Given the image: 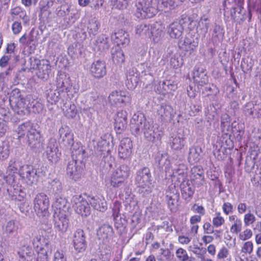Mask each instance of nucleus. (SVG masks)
Instances as JSON below:
<instances>
[{
  "instance_id": "obj_1",
  "label": "nucleus",
  "mask_w": 261,
  "mask_h": 261,
  "mask_svg": "<svg viewBox=\"0 0 261 261\" xmlns=\"http://www.w3.org/2000/svg\"><path fill=\"white\" fill-rule=\"evenodd\" d=\"M135 184L139 187V192L145 196L149 194L152 190L150 169L143 167L137 171L135 178Z\"/></svg>"
},
{
  "instance_id": "obj_2",
  "label": "nucleus",
  "mask_w": 261,
  "mask_h": 261,
  "mask_svg": "<svg viewBox=\"0 0 261 261\" xmlns=\"http://www.w3.org/2000/svg\"><path fill=\"white\" fill-rule=\"evenodd\" d=\"M129 174V167L125 164L121 165L111 174V186L114 188L121 187L128 178Z\"/></svg>"
},
{
  "instance_id": "obj_3",
  "label": "nucleus",
  "mask_w": 261,
  "mask_h": 261,
  "mask_svg": "<svg viewBox=\"0 0 261 261\" xmlns=\"http://www.w3.org/2000/svg\"><path fill=\"white\" fill-rule=\"evenodd\" d=\"M153 0H139L136 4V16L138 18H148L153 17L157 12L152 6Z\"/></svg>"
},
{
  "instance_id": "obj_4",
  "label": "nucleus",
  "mask_w": 261,
  "mask_h": 261,
  "mask_svg": "<svg viewBox=\"0 0 261 261\" xmlns=\"http://www.w3.org/2000/svg\"><path fill=\"white\" fill-rule=\"evenodd\" d=\"M34 208L39 217H46L48 215L49 199L44 193L37 194L33 201Z\"/></svg>"
},
{
  "instance_id": "obj_5",
  "label": "nucleus",
  "mask_w": 261,
  "mask_h": 261,
  "mask_svg": "<svg viewBox=\"0 0 261 261\" xmlns=\"http://www.w3.org/2000/svg\"><path fill=\"white\" fill-rule=\"evenodd\" d=\"M10 106L18 114H23L27 109L25 99L20 94L18 89L15 88L12 91L9 97Z\"/></svg>"
},
{
  "instance_id": "obj_6",
  "label": "nucleus",
  "mask_w": 261,
  "mask_h": 261,
  "mask_svg": "<svg viewBox=\"0 0 261 261\" xmlns=\"http://www.w3.org/2000/svg\"><path fill=\"white\" fill-rule=\"evenodd\" d=\"M31 65L37 70L36 73L38 78L46 80L49 77L51 66L48 61L35 59L31 61Z\"/></svg>"
},
{
  "instance_id": "obj_7",
  "label": "nucleus",
  "mask_w": 261,
  "mask_h": 261,
  "mask_svg": "<svg viewBox=\"0 0 261 261\" xmlns=\"http://www.w3.org/2000/svg\"><path fill=\"white\" fill-rule=\"evenodd\" d=\"M20 176L24 179L29 185L36 184L39 175L37 169L31 165H24L21 166L19 170Z\"/></svg>"
},
{
  "instance_id": "obj_8",
  "label": "nucleus",
  "mask_w": 261,
  "mask_h": 261,
  "mask_svg": "<svg viewBox=\"0 0 261 261\" xmlns=\"http://www.w3.org/2000/svg\"><path fill=\"white\" fill-rule=\"evenodd\" d=\"M179 194L175 185L169 186L166 192V201L168 206L172 212H175L178 205Z\"/></svg>"
},
{
  "instance_id": "obj_9",
  "label": "nucleus",
  "mask_w": 261,
  "mask_h": 261,
  "mask_svg": "<svg viewBox=\"0 0 261 261\" xmlns=\"http://www.w3.org/2000/svg\"><path fill=\"white\" fill-rule=\"evenodd\" d=\"M71 202L76 212L82 216H87L90 213L89 201L84 200L81 195L73 196Z\"/></svg>"
},
{
  "instance_id": "obj_10",
  "label": "nucleus",
  "mask_w": 261,
  "mask_h": 261,
  "mask_svg": "<svg viewBox=\"0 0 261 261\" xmlns=\"http://www.w3.org/2000/svg\"><path fill=\"white\" fill-rule=\"evenodd\" d=\"M98 150L101 152L102 157V162L105 163V166L108 168H111L114 162V159L112 158L110 150L109 143L105 140L99 141L98 143Z\"/></svg>"
},
{
  "instance_id": "obj_11",
  "label": "nucleus",
  "mask_w": 261,
  "mask_h": 261,
  "mask_svg": "<svg viewBox=\"0 0 261 261\" xmlns=\"http://www.w3.org/2000/svg\"><path fill=\"white\" fill-rule=\"evenodd\" d=\"M130 124V129L133 134L139 135L143 130L146 126L147 122L144 115L141 113L135 114L132 119Z\"/></svg>"
},
{
  "instance_id": "obj_12",
  "label": "nucleus",
  "mask_w": 261,
  "mask_h": 261,
  "mask_svg": "<svg viewBox=\"0 0 261 261\" xmlns=\"http://www.w3.org/2000/svg\"><path fill=\"white\" fill-rule=\"evenodd\" d=\"M73 244L74 249L77 252H84L87 247L86 234L83 229H77L73 235Z\"/></svg>"
},
{
  "instance_id": "obj_13",
  "label": "nucleus",
  "mask_w": 261,
  "mask_h": 261,
  "mask_svg": "<svg viewBox=\"0 0 261 261\" xmlns=\"http://www.w3.org/2000/svg\"><path fill=\"white\" fill-rule=\"evenodd\" d=\"M84 165L81 161L72 160L69 162L67 167V173L75 180L78 179L83 171Z\"/></svg>"
},
{
  "instance_id": "obj_14",
  "label": "nucleus",
  "mask_w": 261,
  "mask_h": 261,
  "mask_svg": "<svg viewBox=\"0 0 261 261\" xmlns=\"http://www.w3.org/2000/svg\"><path fill=\"white\" fill-rule=\"evenodd\" d=\"M108 98L112 105L121 106L125 105L131 100V97L128 93L123 91H113L110 94Z\"/></svg>"
},
{
  "instance_id": "obj_15",
  "label": "nucleus",
  "mask_w": 261,
  "mask_h": 261,
  "mask_svg": "<svg viewBox=\"0 0 261 261\" xmlns=\"http://www.w3.org/2000/svg\"><path fill=\"white\" fill-rule=\"evenodd\" d=\"M59 134L60 135V140L65 146L71 147L73 145V134L68 126H62L59 130Z\"/></svg>"
},
{
  "instance_id": "obj_16",
  "label": "nucleus",
  "mask_w": 261,
  "mask_h": 261,
  "mask_svg": "<svg viewBox=\"0 0 261 261\" xmlns=\"http://www.w3.org/2000/svg\"><path fill=\"white\" fill-rule=\"evenodd\" d=\"M127 112L125 111H118L115 117L114 127L118 134L121 133L127 127Z\"/></svg>"
},
{
  "instance_id": "obj_17",
  "label": "nucleus",
  "mask_w": 261,
  "mask_h": 261,
  "mask_svg": "<svg viewBox=\"0 0 261 261\" xmlns=\"http://www.w3.org/2000/svg\"><path fill=\"white\" fill-rule=\"evenodd\" d=\"M33 245L38 253L43 252V250L47 253L51 251L49 247V241L40 234H36L33 240Z\"/></svg>"
},
{
  "instance_id": "obj_18",
  "label": "nucleus",
  "mask_w": 261,
  "mask_h": 261,
  "mask_svg": "<svg viewBox=\"0 0 261 261\" xmlns=\"http://www.w3.org/2000/svg\"><path fill=\"white\" fill-rule=\"evenodd\" d=\"M46 156L49 161L52 163H56L60 157V153L57 147V144L55 140H50L46 149Z\"/></svg>"
},
{
  "instance_id": "obj_19",
  "label": "nucleus",
  "mask_w": 261,
  "mask_h": 261,
  "mask_svg": "<svg viewBox=\"0 0 261 261\" xmlns=\"http://www.w3.org/2000/svg\"><path fill=\"white\" fill-rule=\"evenodd\" d=\"M90 72L96 78L103 77L107 73L105 63L100 60L93 62L90 66Z\"/></svg>"
},
{
  "instance_id": "obj_20",
  "label": "nucleus",
  "mask_w": 261,
  "mask_h": 261,
  "mask_svg": "<svg viewBox=\"0 0 261 261\" xmlns=\"http://www.w3.org/2000/svg\"><path fill=\"white\" fill-rule=\"evenodd\" d=\"M57 88L62 92H68L71 85L68 77L64 73L59 72L56 78Z\"/></svg>"
},
{
  "instance_id": "obj_21",
  "label": "nucleus",
  "mask_w": 261,
  "mask_h": 261,
  "mask_svg": "<svg viewBox=\"0 0 261 261\" xmlns=\"http://www.w3.org/2000/svg\"><path fill=\"white\" fill-rule=\"evenodd\" d=\"M28 142L30 147L34 149L39 148L42 145L40 132L35 128L31 129L27 134Z\"/></svg>"
},
{
  "instance_id": "obj_22",
  "label": "nucleus",
  "mask_w": 261,
  "mask_h": 261,
  "mask_svg": "<svg viewBox=\"0 0 261 261\" xmlns=\"http://www.w3.org/2000/svg\"><path fill=\"white\" fill-rule=\"evenodd\" d=\"M198 45V40L192 37V35L188 34L182 41L179 43V47L190 54L193 51Z\"/></svg>"
},
{
  "instance_id": "obj_23",
  "label": "nucleus",
  "mask_w": 261,
  "mask_h": 261,
  "mask_svg": "<svg viewBox=\"0 0 261 261\" xmlns=\"http://www.w3.org/2000/svg\"><path fill=\"white\" fill-rule=\"evenodd\" d=\"M190 178L192 182L197 186L203 185L204 183V171L199 166H194L191 168Z\"/></svg>"
},
{
  "instance_id": "obj_24",
  "label": "nucleus",
  "mask_w": 261,
  "mask_h": 261,
  "mask_svg": "<svg viewBox=\"0 0 261 261\" xmlns=\"http://www.w3.org/2000/svg\"><path fill=\"white\" fill-rule=\"evenodd\" d=\"M56 216H55V227L59 231L64 232L66 231L68 227L69 221L67 218L65 213L58 212H55Z\"/></svg>"
},
{
  "instance_id": "obj_25",
  "label": "nucleus",
  "mask_w": 261,
  "mask_h": 261,
  "mask_svg": "<svg viewBox=\"0 0 261 261\" xmlns=\"http://www.w3.org/2000/svg\"><path fill=\"white\" fill-rule=\"evenodd\" d=\"M184 165H180L176 169H174L171 175V179L174 182V185L178 186L181 182L186 180L187 174Z\"/></svg>"
},
{
  "instance_id": "obj_26",
  "label": "nucleus",
  "mask_w": 261,
  "mask_h": 261,
  "mask_svg": "<svg viewBox=\"0 0 261 261\" xmlns=\"http://www.w3.org/2000/svg\"><path fill=\"white\" fill-rule=\"evenodd\" d=\"M193 77L195 83L203 86L208 83V78L205 70L202 67L196 66L193 73Z\"/></svg>"
},
{
  "instance_id": "obj_27",
  "label": "nucleus",
  "mask_w": 261,
  "mask_h": 261,
  "mask_svg": "<svg viewBox=\"0 0 261 261\" xmlns=\"http://www.w3.org/2000/svg\"><path fill=\"white\" fill-rule=\"evenodd\" d=\"M19 261H32L35 258V254L32 248L28 245L20 248L18 251Z\"/></svg>"
},
{
  "instance_id": "obj_28",
  "label": "nucleus",
  "mask_w": 261,
  "mask_h": 261,
  "mask_svg": "<svg viewBox=\"0 0 261 261\" xmlns=\"http://www.w3.org/2000/svg\"><path fill=\"white\" fill-rule=\"evenodd\" d=\"M112 39L118 46H126L129 42L128 34L123 30H119L112 35Z\"/></svg>"
},
{
  "instance_id": "obj_29",
  "label": "nucleus",
  "mask_w": 261,
  "mask_h": 261,
  "mask_svg": "<svg viewBox=\"0 0 261 261\" xmlns=\"http://www.w3.org/2000/svg\"><path fill=\"white\" fill-rule=\"evenodd\" d=\"M88 201L95 210L100 212H104L107 210V202L103 197L98 196L89 197Z\"/></svg>"
},
{
  "instance_id": "obj_30",
  "label": "nucleus",
  "mask_w": 261,
  "mask_h": 261,
  "mask_svg": "<svg viewBox=\"0 0 261 261\" xmlns=\"http://www.w3.org/2000/svg\"><path fill=\"white\" fill-rule=\"evenodd\" d=\"M113 234V228L108 224H104L101 226L97 231V236L99 239L105 242H107L112 238Z\"/></svg>"
},
{
  "instance_id": "obj_31",
  "label": "nucleus",
  "mask_w": 261,
  "mask_h": 261,
  "mask_svg": "<svg viewBox=\"0 0 261 261\" xmlns=\"http://www.w3.org/2000/svg\"><path fill=\"white\" fill-rule=\"evenodd\" d=\"M184 31L182 25L178 22H173L168 27L167 33L173 38L180 37Z\"/></svg>"
},
{
  "instance_id": "obj_32",
  "label": "nucleus",
  "mask_w": 261,
  "mask_h": 261,
  "mask_svg": "<svg viewBox=\"0 0 261 261\" xmlns=\"http://www.w3.org/2000/svg\"><path fill=\"white\" fill-rule=\"evenodd\" d=\"M126 81L125 84L129 90L134 89L138 83V74L134 69H130L126 74Z\"/></svg>"
},
{
  "instance_id": "obj_33",
  "label": "nucleus",
  "mask_w": 261,
  "mask_h": 261,
  "mask_svg": "<svg viewBox=\"0 0 261 261\" xmlns=\"http://www.w3.org/2000/svg\"><path fill=\"white\" fill-rule=\"evenodd\" d=\"M142 132H143L145 138L148 141L153 142L160 139V134L155 132L153 126L149 122L146 123L145 127Z\"/></svg>"
},
{
  "instance_id": "obj_34",
  "label": "nucleus",
  "mask_w": 261,
  "mask_h": 261,
  "mask_svg": "<svg viewBox=\"0 0 261 261\" xmlns=\"http://www.w3.org/2000/svg\"><path fill=\"white\" fill-rule=\"evenodd\" d=\"M162 88H159L155 89V92L161 94H164L165 93H170L172 91H175L177 88V83L172 80H166L163 82L162 84Z\"/></svg>"
},
{
  "instance_id": "obj_35",
  "label": "nucleus",
  "mask_w": 261,
  "mask_h": 261,
  "mask_svg": "<svg viewBox=\"0 0 261 261\" xmlns=\"http://www.w3.org/2000/svg\"><path fill=\"white\" fill-rule=\"evenodd\" d=\"M181 192V195L185 199L190 198L193 196L194 189L193 186L190 184L188 180L181 182L179 185Z\"/></svg>"
},
{
  "instance_id": "obj_36",
  "label": "nucleus",
  "mask_w": 261,
  "mask_h": 261,
  "mask_svg": "<svg viewBox=\"0 0 261 261\" xmlns=\"http://www.w3.org/2000/svg\"><path fill=\"white\" fill-rule=\"evenodd\" d=\"M201 148L199 146H192L189 149L188 161L191 164L198 162L201 159Z\"/></svg>"
},
{
  "instance_id": "obj_37",
  "label": "nucleus",
  "mask_w": 261,
  "mask_h": 261,
  "mask_svg": "<svg viewBox=\"0 0 261 261\" xmlns=\"http://www.w3.org/2000/svg\"><path fill=\"white\" fill-rule=\"evenodd\" d=\"M95 48L101 51H105L109 49L110 44L108 38L105 35H99L94 43Z\"/></svg>"
},
{
  "instance_id": "obj_38",
  "label": "nucleus",
  "mask_w": 261,
  "mask_h": 261,
  "mask_svg": "<svg viewBox=\"0 0 261 261\" xmlns=\"http://www.w3.org/2000/svg\"><path fill=\"white\" fill-rule=\"evenodd\" d=\"M150 37L154 42H159L163 35V27L159 23L154 24L150 27Z\"/></svg>"
},
{
  "instance_id": "obj_39",
  "label": "nucleus",
  "mask_w": 261,
  "mask_h": 261,
  "mask_svg": "<svg viewBox=\"0 0 261 261\" xmlns=\"http://www.w3.org/2000/svg\"><path fill=\"white\" fill-rule=\"evenodd\" d=\"M121 198L123 200L126 209L130 212L133 211L137 204V201L134 196L130 194H121Z\"/></svg>"
},
{
  "instance_id": "obj_40",
  "label": "nucleus",
  "mask_w": 261,
  "mask_h": 261,
  "mask_svg": "<svg viewBox=\"0 0 261 261\" xmlns=\"http://www.w3.org/2000/svg\"><path fill=\"white\" fill-rule=\"evenodd\" d=\"M18 229V223L13 220L8 221L3 226L4 232L9 236L16 234L17 233Z\"/></svg>"
},
{
  "instance_id": "obj_41",
  "label": "nucleus",
  "mask_w": 261,
  "mask_h": 261,
  "mask_svg": "<svg viewBox=\"0 0 261 261\" xmlns=\"http://www.w3.org/2000/svg\"><path fill=\"white\" fill-rule=\"evenodd\" d=\"M170 144L171 148L175 150L181 149L185 145L184 139L179 134H174L170 138Z\"/></svg>"
},
{
  "instance_id": "obj_42",
  "label": "nucleus",
  "mask_w": 261,
  "mask_h": 261,
  "mask_svg": "<svg viewBox=\"0 0 261 261\" xmlns=\"http://www.w3.org/2000/svg\"><path fill=\"white\" fill-rule=\"evenodd\" d=\"M100 23L98 20L94 17L90 19L87 24V31L89 35L94 36L98 32L100 27Z\"/></svg>"
},
{
  "instance_id": "obj_43",
  "label": "nucleus",
  "mask_w": 261,
  "mask_h": 261,
  "mask_svg": "<svg viewBox=\"0 0 261 261\" xmlns=\"http://www.w3.org/2000/svg\"><path fill=\"white\" fill-rule=\"evenodd\" d=\"M55 200L54 203V206L59 211L58 213L60 212L65 213L66 210H68L67 200L65 198L60 196V195L55 196Z\"/></svg>"
},
{
  "instance_id": "obj_44",
  "label": "nucleus",
  "mask_w": 261,
  "mask_h": 261,
  "mask_svg": "<svg viewBox=\"0 0 261 261\" xmlns=\"http://www.w3.org/2000/svg\"><path fill=\"white\" fill-rule=\"evenodd\" d=\"M112 60L114 63L119 64L123 63L125 61V57L122 49L117 46L113 48L111 51Z\"/></svg>"
},
{
  "instance_id": "obj_45",
  "label": "nucleus",
  "mask_w": 261,
  "mask_h": 261,
  "mask_svg": "<svg viewBox=\"0 0 261 261\" xmlns=\"http://www.w3.org/2000/svg\"><path fill=\"white\" fill-rule=\"evenodd\" d=\"M46 99L51 105L56 104L60 99V92L56 89L49 88L45 92Z\"/></svg>"
},
{
  "instance_id": "obj_46",
  "label": "nucleus",
  "mask_w": 261,
  "mask_h": 261,
  "mask_svg": "<svg viewBox=\"0 0 261 261\" xmlns=\"http://www.w3.org/2000/svg\"><path fill=\"white\" fill-rule=\"evenodd\" d=\"M135 32L139 36L144 38L150 37V26L146 24H138L136 27Z\"/></svg>"
},
{
  "instance_id": "obj_47",
  "label": "nucleus",
  "mask_w": 261,
  "mask_h": 261,
  "mask_svg": "<svg viewBox=\"0 0 261 261\" xmlns=\"http://www.w3.org/2000/svg\"><path fill=\"white\" fill-rule=\"evenodd\" d=\"M171 108L166 105H162L158 110V113L161 118L166 120L169 118L171 115Z\"/></svg>"
},
{
  "instance_id": "obj_48",
  "label": "nucleus",
  "mask_w": 261,
  "mask_h": 261,
  "mask_svg": "<svg viewBox=\"0 0 261 261\" xmlns=\"http://www.w3.org/2000/svg\"><path fill=\"white\" fill-rule=\"evenodd\" d=\"M155 160V163L162 168L164 167L166 168L170 164V161L168 160L167 155L166 154L158 153Z\"/></svg>"
},
{
  "instance_id": "obj_49",
  "label": "nucleus",
  "mask_w": 261,
  "mask_h": 261,
  "mask_svg": "<svg viewBox=\"0 0 261 261\" xmlns=\"http://www.w3.org/2000/svg\"><path fill=\"white\" fill-rule=\"evenodd\" d=\"M188 250L196 255L197 258L200 259L206 253V250L203 248H200L197 245L189 246Z\"/></svg>"
},
{
  "instance_id": "obj_50",
  "label": "nucleus",
  "mask_w": 261,
  "mask_h": 261,
  "mask_svg": "<svg viewBox=\"0 0 261 261\" xmlns=\"http://www.w3.org/2000/svg\"><path fill=\"white\" fill-rule=\"evenodd\" d=\"M51 189L55 196L59 195L62 192V185L61 182L57 179H54L50 182Z\"/></svg>"
},
{
  "instance_id": "obj_51",
  "label": "nucleus",
  "mask_w": 261,
  "mask_h": 261,
  "mask_svg": "<svg viewBox=\"0 0 261 261\" xmlns=\"http://www.w3.org/2000/svg\"><path fill=\"white\" fill-rule=\"evenodd\" d=\"M34 127L30 122H25L19 125L17 128V133L19 137L23 136L26 133H29L31 129Z\"/></svg>"
},
{
  "instance_id": "obj_52",
  "label": "nucleus",
  "mask_w": 261,
  "mask_h": 261,
  "mask_svg": "<svg viewBox=\"0 0 261 261\" xmlns=\"http://www.w3.org/2000/svg\"><path fill=\"white\" fill-rule=\"evenodd\" d=\"M175 254L179 261H188L189 259L187 251L182 248H178L176 251Z\"/></svg>"
},
{
  "instance_id": "obj_53",
  "label": "nucleus",
  "mask_w": 261,
  "mask_h": 261,
  "mask_svg": "<svg viewBox=\"0 0 261 261\" xmlns=\"http://www.w3.org/2000/svg\"><path fill=\"white\" fill-rule=\"evenodd\" d=\"M68 53L69 55L73 59L78 58L79 56L82 54L80 48L76 45L75 47L73 45L70 46L68 48Z\"/></svg>"
},
{
  "instance_id": "obj_54",
  "label": "nucleus",
  "mask_w": 261,
  "mask_h": 261,
  "mask_svg": "<svg viewBox=\"0 0 261 261\" xmlns=\"http://www.w3.org/2000/svg\"><path fill=\"white\" fill-rule=\"evenodd\" d=\"M225 222L224 219L221 216L220 212L216 213L215 217L213 219L212 223L214 226L219 227L222 226Z\"/></svg>"
},
{
  "instance_id": "obj_55",
  "label": "nucleus",
  "mask_w": 261,
  "mask_h": 261,
  "mask_svg": "<svg viewBox=\"0 0 261 261\" xmlns=\"http://www.w3.org/2000/svg\"><path fill=\"white\" fill-rule=\"evenodd\" d=\"M128 0H112L113 7L118 9H123L127 5Z\"/></svg>"
},
{
  "instance_id": "obj_56",
  "label": "nucleus",
  "mask_w": 261,
  "mask_h": 261,
  "mask_svg": "<svg viewBox=\"0 0 261 261\" xmlns=\"http://www.w3.org/2000/svg\"><path fill=\"white\" fill-rule=\"evenodd\" d=\"M255 217L250 211L244 215V222L246 226L253 224L255 221Z\"/></svg>"
},
{
  "instance_id": "obj_57",
  "label": "nucleus",
  "mask_w": 261,
  "mask_h": 261,
  "mask_svg": "<svg viewBox=\"0 0 261 261\" xmlns=\"http://www.w3.org/2000/svg\"><path fill=\"white\" fill-rule=\"evenodd\" d=\"M254 104L252 102H248L246 104L244 109V112L245 115L248 116H253Z\"/></svg>"
},
{
  "instance_id": "obj_58",
  "label": "nucleus",
  "mask_w": 261,
  "mask_h": 261,
  "mask_svg": "<svg viewBox=\"0 0 261 261\" xmlns=\"http://www.w3.org/2000/svg\"><path fill=\"white\" fill-rule=\"evenodd\" d=\"M229 251L228 249L223 246L219 251L217 254V260H221L229 257Z\"/></svg>"
},
{
  "instance_id": "obj_59",
  "label": "nucleus",
  "mask_w": 261,
  "mask_h": 261,
  "mask_svg": "<svg viewBox=\"0 0 261 261\" xmlns=\"http://www.w3.org/2000/svg\"><path fill=\"white\" fill-rule=\"evenodd\" d=\"M161 5L165 8L173 9L177 6V2L174 0H161Z\"/></svg>"
},
{
  "instance_id": "obj_60",
  "label": "nucleus",
  "mask_w": 261,
  "mask_h": 261,
  "mask_svg": "<svg viewBox=\"0 0 261 261\" xmlns=\"http://www.w3.org/2000/svg\"><path fill=\"white\" fill-rule=\"evenodd\" d=\"M253 243L251 241H247L245 242L241 249V252L245 254H250L253 250Z\"/></svg>"
},
{
  "instance_id": "obj_61",
  "label": "nucleus",
  "mask_w": 261,
  "mask_h": 261,
  "mask_svg": "<svg viewBox=\"0 0 261 261\" xmlns=\"http://www.w3.org/2000/svg\"><path fill=\"white\" fill-rule=\"evenodd\" d=\"M132 153V150H128L126 148L119 146L118 148V155L120 158L125 159L128 158Z\"/></svg>"
},
{
  "instance_id": "obj_62",
  "label": "nucleus",
  "mask_w": 261,
  "mask_h": 261,
  "mask_svg": "<svg viewBox=\"0 0 261 261\" xmlns=\"http://www.w3.org/2000/svg\"><path fill=\"white\" fill-rule=\"evenodd\" d=\"M53 261H67L65 252L63 250H57L54 254Z\"/></svg>"
},
{
  "instance_id": "obj_63",
  "label": "nucleus",
  "mask_w": 261,
  "mask_h": 261,
  "mask_svg": "<svg viewBox=\"0 0 261 261\" xmlns=\"http://www.w3.org/2000/svg\"><path fill=\"white\" fill-rule=\"evenodd\" d=\"M66 116L68 118H73L76 116L77 110L74 105H70L68 109L65 110Z\"/></svg>"
},
{
  "instance_id": "obj_64",
  "label": "nucleus",
  "mask_w": 261,
  "mask_h": 261,
  "mask_svg": "<svg viewBox=\"0 0 261 261\" xmlns=\"http://www.w3.org/2000/svg\"><path fill=\"white\" fill-rule=\"evenodd\" d=\"M132 143L130 139L128 138H123L120 142L119 147L126 148L128 150H132Z\"/></svg>"
}]
</instances>
